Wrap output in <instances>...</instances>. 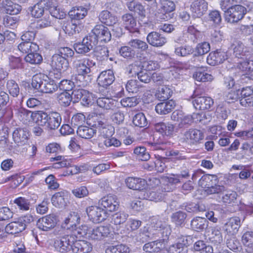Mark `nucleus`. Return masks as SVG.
I'll return each instance as SVG.
<instances>
[{
  "mask_svg": "<svg viewBox=\"0 0 253 253\" xmlns=\"http://www.w3.org/2000/svg\"><path fill=\"white\" fill-rule=\"evenodd\" d=\"M35 115L36 124L40 126L45 127L48 130H54L60 126L62 118L60 113L57 112H50L47 113L44 111H41Z\"/></svg>",
  "mask_w": 253,
  "mask_h": 253,
  "instance_id": "obj_1",
  "label": "nucleus"
},
{
  "mask_svg": "<svg viewBox=\"0 0 253 253\" xmlns=\"http://www.w3.org/2000/svg\"><path fill=\"white\" fill-rule=\"evenodd\" d=\"M218 177L216 175L205 174L199 180L198 184L202 187L205 188L207 194H220L225 191V187L216 185Z\"/></svg>",
  "mask_w": 253,
  "mask_h": 253,
  "instance_id": "obj_2",
  "label": "nucleus"
},
{
  "mask_svg": "<svg viewBox=\"0 0 253 253\" xmlns=\"http://www.w3.org/2000/svg\"><path fill=\"white\" fill-rule=\"evenodd\" d=\"M115 79L114 73L112 70L102 71L97 79L98 88L96 92L105 95L108 87L113 84Z\"/></svg>",
  "mask_w": 253,
  "mask_h": 253,
  "instance_id": "obj_3",
  "label": "nucleus"
},
{
  "mask_svg": "<svg viewBox=\"0 0 253 253\" xmlns=\"http://www.w3.org/2000/svg\"><path fill=\"white\" fill-rule=\"evenodd\" d=\"M74 94V103L81 101L84 106L92 105L95 101V95L89 91L84 89H76L72 91Z\"/></svg>",
  "mask_w": 253,
  "mask_h": 253,
  "instance_id": "obj_4",
  "label": "nucleus"
},
{
  "mask_svg": "<svg viewBox=\"0 0 253 253\" xmlns=\"http://www.w3.org/2000/svg\"><path fill=\"white\" fill-rule=\"evenodd\" d=\"M246 12V8L241 5L231 6L225 10L226 19L230 23L238 22L243 19Z\"/></svg>",
  "mask_w": 253,
  "mask_h": 253,
  "instance_id": "obj_5",
  "label": "nucleus"
},
{
  "mask_svg": "<svg viewBox=\"0 0 253 253\" xmlns=\"http://www.w3.org/2000/svg\"><path fill=\"white\" fill-rule=\"evenodd\" d=\"M89 36L96 40V44L98 41L107 42L111 39V34L109 29L102 24L96 25L92 30Z\"/></svg>",
  "mask_w": 253,
  "mask_h": 253,
  "instance_id": "obj_6",
  "label": "nucleus"
},
{
  "mask_svg": "<svg viewBox=\"0 0 253 253\" xmlns=\"http://www.w3.org/2000/svg\"><path fill=\"white\" fill-rule=\"evenodd\" d=\"M160 7L158 9L159 15L161 19L165 21L171 19L175 9L174 2L170 0H161Z\"/></svg>",
  "mask_w": 253,
  "mask_h": 253,
  "instance_id": "obj_7",
  "label": "nucleus"
},
{
  "mask_svg": "<svg viewBox=\"0 0 253 253\" xmlns=\"http://www.w3.org/2000/svg\"><path fill=\"white\" fill-rule=\"evenodd\" d=\"M75 238L73 235H67L56 240L54 243L55 249L60 253H67L72 250Z\"/></svg>",
  "mask_w": 253,
  "mask_h": 253,
  "instance_id": "obj_8",
  "label": "nucleus"
},
{
  "mask_svg": "<svg viewBox=\"0 0 253 253\" xmlns=\"http://www.w3.org/2000/svg\"><path fill=\"white\" fill-rule=\"evenodd\" d=\"M96 45V40L89 35L84 37L82 42L75 43L74 48L77 53L85 54L93 49Z\"/></svg>",
  "mask_w": 253,
  "mask_h": 253,
  "instance_id": "obj_9",
  "label": "nucleus"
},
{
  "mask_svg": "<svg viewBox=\"0 0 253 253\" xmlns=\"http://www.w3.org/2000/svg\"><path fill=\"white\" fill-rule=\"evenodd\" d=\"M196 90L192 95V103L195 108L200 110L210 109L213 105V100L210 97L199 96Z\"/></svg>",
  "mask_w": 253,
  "mask_h": 253,
  "instance_id": "obj_10",
  "label": "nucleus"
},
{
  "mask_svg": "<svg viewBox=\"0 0 253 253\" xmlns=\"http://www.w3.org/2000/svg\"><path fill=\"white\" fill-rule=\"evenodd\" d=\"M88 218L94 223H99L107 217L106 211L97 206H91L86 209Z\"/></svg>",
  "mask_w": 253,
  "mask_h": 253,
  "instance_id": "obj_11",
  "label": "nucleus"
},
{
  "mask_svg": "<svg viewBox=\"0 0 253 253\" xmlns=\"http://www.w3.org/2000/svg\"><path fill=\"white\" fill-rule=\"evenodd\" d=\"M95 65L93 60L88 58L76 59L73 61V66L78 74H88L90 73V68Z\"/></svg>",
  "mask_w": 253,
  "mask_h": 253,
  "instance_id": "obj_12",
  "label": "nucleus"
},
{
  "mask_svg": "<svg viewBox=\"0 0 253 253\" xmlns=\"http://www.w3.org/2000/svg\"><path fill=\"white\" fill-rule=\"evenodd\" d=\"M204 138V133L200 130L190 128L184 133V141L189 145H197Z\"/></svg>",
  "mask_w": 253,
  "mask_h": 253,
  "instance_id": "obj_13",
  "label": "nucleus"
},
{
  "mask_svg": "<svg viewBox=\"0 0 253 253\" xmlns=\"http://www.w3.org/2000/svg\"><path fill=\"white\" fill-rule=\"evenodd\" d=\"M231 48L233 50V55L239 60L250 58L251 53L250 48L246 46L241 41H236L232 44Z\"/></svg>",
  "mask_w": 253,
  "mask_h": 253,
  "instance_id": "obj_14",
  "label": "nucleus"
},
{
  "mask_svg": "<svg viewBox=\"0 0 253 253\" xmlns=\"http://www.w3.org/2000/svg\"><path fill=\"white\" fill-rule=\"evenodd\" d=\"M57 219L53 214H48L40 218L37 223L38 227L44 231H47L53 228L57 224Z\"/></svg>",
  "mask_w": 253,
  "mask_h": 253,
  "instance_id": "obj_15",
  "label": "nucleus"
},
{
  "mask_svg": "<svg viewBox=\"0 0 253 253\" xmlns=\"http://www.w3.org/2000/svg\"><path fill=\"white\" fill-rule=\"evenodd\" d=\"M147 42L154 47H162L167 42V38L159 32L153 31L146 37Z\"/></svg>",
  "mask_w": 253,
  "mask_h": 253,
  "instance_id": "obj_16",
  "label": "nucleus"
},
{
  "mask_svg": "<svg viewBox=\"0 0 253 253\" xmlns=\"http://www.w3.org/2000/svg\"><path fill=\"white\" fill-rule=\"evenodd\" d=\"M227 59L226 53L221 49H217L209 54L207 62L210 65L215 66L222 63Z\"/></svg>",
  "mask_w": 253,
  "mask_h": 253,
  "instance_id": "obj_17",
  "label": "nucleus"
},
{
  "mask_svg": "<svg viewBox=\"0 0 253 253\" xmlns=\"http://www.w3.org/2000/svg\"><path fill=\"white\" fill-rule=\"evenodd\" d=\"M241 225V219L239 217L235 216L230 218L223 226L224 231L228 235L236 234Z\"/></svg>",
  "mask_w": 253,
  "mask_h": 253,
  "instance_id": "obj_18",
  "label": "nucleus"
},
{
  "mask_svg": "<svg viewBox=\"0 0 253 253\" xmlns=\"http://www.w3.org/2000/svg\"><path fill=\"white\" fill-rule=\"evenodd\" d=\"M237 67L244 73L246 78L253 80V60L250 58L240 60L237 62Z\"/></svg>",
  "mask_w": 253,
  "mask_h": 253,
  "instance_id": "obj_19",
  "label": "nucleus"
},
{
  "mask_svg": "<svg viewBox=\"0 0 253 253\" xmlns=\"http://www.w3.org/2000/svg\"><path fill=\"white\" fill-rule=\"evenodd\" d=\"M165 231L166 232V237H168V232L170 234L169 229L165 228L162 229L158 230L156 232H153L151 229H149V228L144 227L142 229H141L139 235L141 238L140 239L142 242L147 241L148 239H152L155 237H159L160 234L163 235L165 233ZM164 237V235H163Z\"/></svg>",
  "mask_w": 253,
  "mask_h": 253,
  "instance_id": "obj_20",
  "label": "nucleus"
},
{
  "mask_svg": "<svg viewBox=\"0 0 253 253\" xmlns=\"http://www.w3.org/2000/svg\"><path fill=\"white\" fill-rule=\"evenodd\" d=\"M109 233L110 229L107 226H100L95 228L91 227L88 235L89 239L100 240L107 237Z\"/></svg>",
  "mask_w": 253,
  "mask_h": 253,
  "instance_id": "obj_21",
  "label": "nucleus"
},
{
  "mask_svg": "<svg viewBox=\"0 0 253 253\" xmlns=\"http://www.w3.org/2000/svg\"><path fill=\"white\" fill-rule=\"evenodd\" d=\"M100 202L104 208L110 211H115L119 206L118 199L115 195H108L105 196L101 199Z\"/></svg>",
  "mask_w": 253,
  "mask_h": 253,
  "instance_id": "obj_22",
  "label": "nucleus"
},
{
  "mask_svg": "<svg viewBox=\"0 0 253 253\" xmlns=\"http://www.w3.org/2000/svg\"><path fill=\"white\" fill-rule=\"evenodd\" d=\"M191 9L194 17H200L207 11L208 3L205 0H195L191 5Z\"/></svg>",
  "mask_w": 253,
  "mask_h": 253,
  "instance_id": "obj_23",
  "label": "nucleus"
},
{
  "mask_svg": "<svg viewBox=\"0 0 253 253\" xmlns=\"http://www.w3.org/2000/svg\"><path fill=\"white\" fill-rule=\"evenodd\" d=\"M51 66L58 71H66L68 67L69 63L67 59L58 53L54 54L51 58Z\"/></svg>",
  "mask_w": 253,
  "mask_h": 253,
  "instance_id": "obj_24",
  "label": "nucleus"
},
{
  "mask_svg": "<svg viewBox=\"0 0 253 253\" xmlns=\"http://www.w3.org/2000/svg\"><path fill=\"white\" fill-rule=\"evenodd\" d=\"M96 101L99 107L107 110L115 111L117 105H120L118 101L108 97H99Z\"/></svg>",
  "mask_w": 253,
  "mask_h": 253,
  "instance_id": "obj_25",
  "label": "nucleus"
},
{
  "mask_svg": "<svg viewBox=\"0 0 253 253\" xmlns=\"http://www.w3.org/2000/svg\"><path fill=\"white\" fill-rule=\"evenodd\" d=\"M50 4L51 0H41L32 7L31 14L35 18L41 17L44 10H47V7L50 6Z\"/></svg>",
  "mask_w": 253,
  "mask_h": 253,
  "instance_id": "obj_26",
  "label": "nucleus"
},
{
  "mask_svg": "<svg viewBox=\"0 0 253 253\" xmlns=\"http://www.w3.org/2000/svg\"><path fill=\"white\" fill-rule=\"evenodd\" d=\"M13 139L18 145L24 144L29 136V131L26 128H17L13 132Z\"/></svg>",
  "mask_w": 253,
  "mask_h": 253,
  "instance_id": "obj_27",
  "label": "nucleus"
},
{
  "mask_svg": "<svg viewBox=\"0 0 253 253\" xmlns=\"http://www.w3.org/2000/svg\"><path fill=\"white\" fill-rule=\"evenodd\" d=\"M208 220L204 217L200 216L194 217L190 222L191 229L197 232H203L208 228Z\"/></svg>",
  "mask_w": 253,
  "mask_h": 253,
  "instance_id": "obj_28",
  "label": "nucleus"
},
{
  "mask_svg": "<svg viewBox=\"0 0 253 253\" xmlns=\"http://www.w3.org/2000/svg\"><path fill=\"white\" fill-rule=\"evenodd\" d=\"M62 29L66 34L72 36L76 33H79L81 28L80 22H75L71 19V21H63Z\"/></svg>",
  "mask_w": 253,
  "mask_h": 253,
  "instance_id": "obj_29",
  "label": "nucleus"
},
{
  "mask_svg": "<svg viewBox=\"0 0 253 253\" xmlns=\"http://www.w3.org/2000/svg\"><path fill=\"white\" fill-rule=\"evenodd\" d=\"M125 182L129 188L135 190H142L145 189L146 186V180L139 178L128 177Z\"/></svg>",
  "mask_w": 253,
  "mask_h": 253,
  "instance_id": "obj_30",
  "label": "nucleus"
},
{
  "mask_svg": "<svg viewBox=\"0 0 253 253\" xmlns=\"http://www.w3.org/2000/svg\"><path fill=\"white\" fill-rule=\"evenodd\" d=\"M155 106V110L159 114L166 115L170 113L175 107V103L172 100L163 101Z\"/></svg>",
  "mask_w": 253,
  "mask_h": 253,
  "instance_id": "obj_31",
  "label": "nucleus"
},
{
  "mask_svg": "<svg viewBox=\"0 0 253 253\" xmlns=\"http://www.w3.org/2000/svg\"><path fill=\"white\" fill-rule=\"evenodd\" d=\"M91 244L84 240L74 241L72 252L74 253H88L91 251Z\"/></svg>",
  "mask_w": 253,
  "mask_h": 253,
  "instance_id": "obj_32",
  "label": "nucleus"
},
{
  "mask_svg": "<svg viewBox=\"0 0 253 253\" xmlns=\"http://www.w3.org/2000/svg\"><path fill=\"white\" fill-rule=\"evenodd\" d=\"M67 194L64 191L55 193L51 198V202L54 206L58 208H64L67 204Z\"/></svg>",
  "mask_w": 253,
  "mask_h": 253,
  "instance_id": "obj_33",
  "label": "nucleus"
},
{
  "mask_svg": "<svg viewBox=\"0 0 253 253\" xmlns=\"http://www.w3.org/2000/svg\"><path fill=\"white\" fill-rule=\"evenodd\" d=\"M87 9L81 6L73 8L69 11L68 14L72 20L80 22V20L83 19L87 15Z\"/></svg>",
  "mask_w": 253,
  "mask_h": 253,
  "instance_id": "obj_34",
  "label": "nucleus"
},
{
  "mask_svg": "<svg viewBox=\"0 0 253 253\" xmlns=\"http://www.w3.org/2000/svg\"><path fill=\"white\" fill-rule=\"evenodd\" d=\"M98 17L100 22L107 26H112L118 21L117 18L108 10L102 11Z\"/></svg>",
  "mask_w": 253,
  "mask_h": 253,
  "instance_id": "obj_35",
  "label": "nucleus"
},
{
  "mask_svg": "<svg viewBox=\"0 0 253 253\" xmlns=\"http://www.w3.org/2000/svg\"><path fill=\"white\" fill-rule=\"evenodd\" d=\"M144 195V198L148 200L158 202L162 199L164 194L162 193L161 189L156 188L147 190L145 192Z\"/></svg>",
  "mask_w": 253,
  "mask_h": 253,
  "instance_id": "obj_36",
  "label": "nucleus"
},
{
  "mask_svg": "<svg viewBox=\"0 0 253 253\" xmlns=\"http://www.w3.org/2000/svg\"><path fill=\"white\" fill-rule=\"evenodd\" d=\"M5 232L10 234H16L24 230V225L19 219L17 221L11 222L5 227Z\"/></svg>",
  "mask_w": 253,
  "mask_h": 253,
  "instance_id": "obj_37",
  "label": "nucleus"
},
{
  "mask_svg": "<svg viewBox=\"0 0 253 253\" xmlns=\"http://www.w3.org/2000/svg\"><path fill=\"white\" fill-rule=\"evenodd\" d=\"M2 7L6 13L10 15L17 14L21 10L20 5L8 0L2 1Z\"/></svg>",
  "mask_w": 253,
  "mask_h": 253,
  "instance_id": "obj_38",
  "label": "nucleus"
},
{
  "mask_svg": "<svg viewBox=\"0 0 253 253\" xmlns=\"http://www.w3.org/2000/svg\"><path fill=\"white\" fill-rule=\"evenodd\" d=\"M156 130L163 135L170 136L172 135L174 130V126L169 123L160 122L155 125Z\"/></svg>",
  "mask_w": 253,
  "mask_h": 253,
  "instance_id": "obj_39",
  "label": "nucleus"
},
{
  "mask_svg": "<svg viewBox=\"0 0 253 253\" xmlns=\"http://www.w3.org/2000/svg\"><path fill=\"white\" fill-rule=\"evenodd\" d=\"M164 248L163 242L161 241H155L146 243L143 246V250L148 253H158Z\"/></svg>",
  "mask_w": 253,
  "mask_h": 253,
  "instance_id": "obj_40",
  "label": "nucleus"
},
{
  "mask_svg": "<svg viewBox=\"0 0 253 253\" xmlns=\"http://www.w3.org/2000/svg\"><path fill=\"white\" fill-rule=\"evenodd\" d=\"M127 6L129 10L137 13L141 17H145L146 10L144 6L140 2L132 0L127 2Z\"/></svg>",
  "mask_w": 253,
  "mask_h": 253,
  "instance_id": "obj_41",
  "label": "nucleus"
},
{
  "mask_svg": "<svg viewBox=\"0 0 253 253\" xmlns=\"http://www.w3.org/2000/svg\"><path fill=\"white\" fill-rule=\"evenodd\" d=\"M210 240L211 243L216 245L220 244L222 242L223 236L220 227L215 226L211 228Z\"/></svg>",
  "mask_w": 253,
  "mask_h": 253,
  "instance_id": "obj_42",
  "label": "nucleus"
},
{
  "mask_svg": "<svg viewBox=\"0 0 253 253\" xmlns=\"http://www.w3.org/2000/svg\"><path fill=\"white\" fill-rule=\"evenodd\" d=\"M57 89L58 85L54 81L49 79L47 76V78H45V81L43 82V84L42 86L41 92L45 93H52L56 91Z\"/></svg>",
  "mask_w": 253,
  "mask_h": 253,
  "instance_id": "obj_43",
  "label": "nucleus"
},
{
  "mask_svg": "<svg viewBox=\"0 0 253 253\" xmlns=\"http://www.w3.org/2000/svg\"><path fill=\"white\" fill-rule=\"evenodd\" d=\"M18 49L23 53L28 54L30 52H37L39 49V46L33 42L23 41L18 45Z\"/></svg>",
  "mask_w": 253,
  "mask_h": 253,
  "instance_id": "obj_44",
  "label": "nucleus"
},
{
  "mask_svg": "<svg viewBox=\"0 0 253 253\" xmlns=\"http://www.w3.org/2000/svg\"><path fill=\"white\" fill-rule=\"evenodd\" d=\"M172 93V90L167 86H163L158 89L156 96L160 101H167Z\"/></svg>",
  "mask_w": 253,
  "mask_h": 253,
  "instance_id": "obj_45",
  "label": "nucleus"
},
{
  "mask_svg": "<svg viewBox=\"0 0 253 253\" xmlns=\"http://www.w3.org/2000/svg\"><path fill=\"white\" fill-rule=\"evenodd\" d=\"M77 133L82 138L89 139L95 133V130L91 127L83 126L78 127Z\"/></svg>",
  "mask_w": 253,
  "mask_h": 253,
  "instance_id": "obj_46",
  "label": "nucleus"
},
{
  "mask_svg": "<svg viewBox=\"0 0 253 253\" xmlns=\"http://www.w3.org/2000/svg\"><path fill=\"white\" fill-rule=\"evenodd\" d=\"M59 103L62 106L67 107L70 105L72 101L74 102V94L63 91L59 94L57 97Z\"/></svg>",
  "mask_w": 253,
  "mask_h": 253,
  "instance_id": "obj_47",
  "label": "nucleus"
},
{
  "mask_svg": "<svg viewBox=\"0 0 253 253\" xmlns=\"http://www.w3.org/2000/svg\"><path fill=\"white\" fill-rule=\"evenodd\" d=\"M143 85L136 80H130L126 84V88L128 92L136 93L141 90Z\"/></svg>",
  "mask_w": 253,
  "mask_h": 253,
  "instance_id": "obj_48",
  "label": "nucleus"
},
{
  "mask_svg": "<svg viewBox=\"0 0 253 253\" xmlns=\"http://www.w3.org/2000/svg\"><path fill=\"white\" fill-rule=\"evenodd\" d=\"M122 20L125 28L128 30L135 29L137 25L136 19L129 13H126L122 16Z\"/></svg>",
  "mask_w": 253,
  "mask_h": 253,
  "instance_id": "obj_49",
  "label": "nucleus"
},
{
  "mask_svg": "<svg viewBox=\"0 0 253 253\" xmlns=\"http://www.w3.org/2000/svg\"><path fill=\"white\" fill-rule=\"evenodd\" d=\"M45 78H47V76L42 74L35 75L32 78L31 84L32 87L41 92L42 86Z\"/></svg>",
  "mask_w": 253,
  "mask_h": 253,
  "instance_id": "obj_50",
  "label": "nucleus"
},
{
  "mask_svg": "<svg viewBox=\"0 0 253 253\" xmlns=\"http://www.w3.org/2000/svg\"><path fill=\"white\" fill-rule=\"evenodd\" d=\"M194 249L196 251L200 252V253H212V247L207 245L204 241L199 240L195 242L194 245Z\"/></svg>",
  "mask_w": 253,
  "mask_h": 253,
  "instance_id": "obj_51",
  "label": "nucleus"
},
{
  "mask_svg": "<svg viewBox=\"0 0 253 253\" xmlns=\"http://www.w3.org/2000/svg\"><path fill=\"white\" fill-rule=\"evenodd\" d=\"M129 45L122 46L119 49V54L123 57L127 59H132L136 55L135 51Z\"/></svg>",
  "mask_w": 253,
  "mask_h": 253,
  "instance_id": "obj_52",
  "label": "nucleus"
},
{
  "mask_svg": "<svg viewBox=\"0 0 253 253\" xmlns=\"http://www.w3.org/2000/svg\"><path fill=\"white\" fill-rule=\"evenodd\" d=\"M75 83L77 86L80 87H85L91 82V78L88 74H78L75 77Z\"/></svg>",
  "mask_w": 253,
  "mask_h": 253,
  "instance_id": "obj_53",
  "label": "nucleus"
},
{
  "mask_svg": "<svg viewBox=\"0 0 253 253\" xmlns=\"http://www.w3.org/2000/svg\"><path fill=\"white\" fill-rule=\"evenodd\" d=\"M187 217V214L186 213L178 211L174 212L171 216V218L176 226H182L185 222V220Z\"/></svg>",
  "mask_w": 253,
  "mask_h": 253,
  "instance_id": "obj_54",
  "label": "nucleus"
},
{
  "mask_svg": "<svg viewBox=\"0 0 253 253\" xmlns=\"http://www.w3.org/2000/svg\"><path fill=\"white\" fill-rule=\"evenodd\" d=\"M128 248L123 244L110 246L105 250V253H128Z\"/></svg>",
  "mask_w": 253,
  "mask_h": 253,
  "instance_id": "obj_55",
  "label": "nucleus"
},
{
  "mask_svg": "<svg viewBox=\"0 0 253 253\" xmlns=\"http://www.w3.org/2000/svg\"><path fill=\"white\" fill-rule=\"evenodd\" d=\"M25 60L32 64H38L42 61V57L39 53L30 52L25 57Z\"/></svg>",
  "mask_w": 253,
  "mask_h": 253,
  "instance_id": "obj_56",
  "label": "nucleus"
},
{
  "mask_svg": "<svg viewBox=\"0 0 253 253\" xmlns=\"http://www.w3.org/2000/svg\"><path fill=\"white\" fill-rule=\"evenodd\" d=\"M47 10L49 11L51 15L57 19H62L66 16V13L61 11L59 8L53 5L52 0H51V4L50 6H48Z\"/></svg>",
  "mask_w": 253,
  "mask_h": 253,
  "instance_id": "obj_57",
  "label": "nucleus"
},
{
  "mask_svg": "<svg viewBox=\"0 0 253 253\" xmlns=\"http://www.w3.org/2000/svg\"><path fill=\"white\" fill-rule=\"evenodd\" d=\"M6 87L9 94L13 97H17L19 94L20 88L18 84L13 80L7 81Z\"/></svg>",
  "mask_w": 253,
  "mask_h": 253,
  "instance_id": "obj_58",
  "label": "nucleus"
},
{
  "mask_svg": "<svg viewBox=\"0 0 253 253\" xmlns=\"http://www.w3.org/2000/svg\"><path fill=\"white\" fill-rule=\"evenodd\" d=\"M194 52L193 47L189 45L181 46L175 48L174 53L176 55L181 57H186L192 54Z\"/></svg>",
  "mask_w": 253,
  "mask_h": 253,
  "instance_id": "obj_59",
  "label": "nucleus"
},
{
  "mask_svg": "<svg viewBox=\"0 0 253 253\" xmlns=\"http://www.w3.org/2000/svg\"><path fill=\"white\" fill-rule=\"evenodd\" d=\"M128 45L132 48L139 49L141 51H145L148 48L147 43L139 39H133L128 42Z\"/></svg>",
  "mask_w": 253,
  "mask_h": 253,
  "instance_id": "obj_60",
  "label": "nucleus"
},
{
  "mask_svg": "<svg viewBox=\"0 0 253 253\" xmlns=\"http://www.w3.org/2000/svg\"><path fill=\"white\" fill-rule=\"evenodd\" d=\"M193 78L199 82H208L212 80V76L207 72L202 71L201 69H198L193 74Z\"/></svg>",
  "mask_w": 253,
  "mask_h": 253,
  "instance_id": "obj_61",
  "label": "nucleus"
},
{
  "mask_svg": "<svg viewBox=\"0 0 253 253\" xmlns=\"http://www.w3.org/2000/svg\"><path fill=\"white\" fill-rule=\"evenodd\" d=\"M221 193L224 194L222 197V200L225 204L234 203L237 199V194L234 191H227L225 188V191Z\"/></svg>",
  "mask_w": 253,
  "mask_h": 253,
  "instance_id": "obj_62",
  "label": "nucleus"
},
{
  "mask_svg": "<svg viewBox=\"0 0 253 253\" xmlns=\"http://www.w3.org/2000/svg\"><path fill=\"white\" fill-rule=\"evenodd\" d=\"M128 217V214L125 212H118L112 215L111 222L115 225H120L125 222Z\"/></svg>",
  "mask_w": 253,
  "mask_h": 253,
  "instance_id": "obj_63",
  "label": "nucleus"
},
{
  "mask_svg": "<svg viewBox=\"0 0 253 253\" xmlns=\"http://www.w3.org/2000/svg\"><path fill=\"white\" fill-rule=\"evenodd\" d=\"M133 153L142 161H148L150 158V154L146 151V148L143 146L135 147L134 149Z\"/></svg>",
  "mask_w": 253,
  "mask_h": 253,
  "instance_id": "obj_64",
  "label": "nucleus"
}]
</instances>
